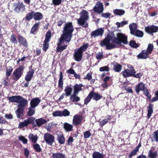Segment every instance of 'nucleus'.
Returning a JSON list of instances; mask_svg holds the SVG:
<instances>
[{
	"label": "nucleus",
	"mask_w": 158,
	"mask_h": 158,
	"mask_svg": "<svg viewBox=\"0 0 158 158\" xmlns=\"http://www.w3.org/2000/svg\"><path fill=\"white\" fill-rule=\"evenodd\" d=\"M130 46L132 48H137L139 46V45L137 44L134 40H131L129 42Z\"/></svg>",
	"instance_id": "44"
},
{
	"label": "nucleus",
	"mask_w": 158,
	"mask_h": 158,
	"mask_svg": "<svg viewBox=\"0 0 158 158\" xmlns=\"http://www.w3.org/2000/svg\"><path fill=\"white\" fill-rule=\"evenodd\" d=\"M49 42L44 41L43 43V49L44 51L46 52L49 47Z\"/></svg>",
	"instance_id": "48"
},
{
	"label": "nucleus",
	"mask_w": 158,
	"mask_h": 158,
	"mask_svg": "<svg viewBox=\"0 0 158 158\" xmlns=\"http://www.w3.org/2000/svg\"><path fill=\"white\" fill-rule=\"evenodd\" d=\"M110 15L111 14L109 13H103L101 14V16L105 19L110 18Z\"/></svg>",
	"instance_id": "60"
},
{
	"label": "nucleus",
	"mask_w": 158,
	"mask_h": 158,
	"mask_svg": "<svg viewBox=\"0 0 158 158\" xmlns=\"http://www.w3.org/2000/svg\"><path fill=\"white\" fill-rule=\"evenodd\" d=\"M77 94H73L70 96V99L73 102H77L79 101L80 100V98L77 96Z\"/></svg>",
	"instance_id": "37"
},
{
	"label": "nucleus",
	"mask_w": 158,
	"mask_h": 158,
	"mask_svg": "<svg viewBox=\"0 0 158 158\" xmlns=\"http://www.w3.org/2000/svg\"><path fill=\"white\" fill-rule=\"evenodd\" d=\"M106 118H105L100 122V126L101 127H102L106 124L112 118V116L111 115H107L106 117Z\"/></svg>",
	"instance_id": "22"
},
{
	"label": "nucleus",
	"mask_w": 158,
	"mask_h": 158,
	"mask_svg": "<svg viewBox=\"0 0 158 158\" xmlns=\"http://www.w3.org/2000/svg\"><path fill=\"white\" fill-rule=\"evenodd\" d=\"M63 75L62 72H60V78L58 81V87L61 89L63 88Z\"/></svg>",
	"instance_id": "32"
},
{
	"label": "nucleus",
	"mask_w": 158,
	"mask_h": 158,
	"mask_svg": "<svg viewBox=\"0 0 158 158\" xmlns=\"http://www.w3.org/2000/svg\"><path fill=\"white\" fill-rule=\"evenodd\" d=\"M128 23L127 21H123L121 23L119 22H117L116 23V24L117 26V27L119 28L121 27H123L125 25L127 24Z\"/></svg>",
	"instance_id": "46"
},
{
	"label": "nucleus",
	"mask_w": 158,
	"mask_h": 158,
	"mask_svg": "<svg viewBox=\"0 0 158 158\" xmlns=\"http://www.w3.org/2000/svg\"><path fill=\"white\" fill-rule=\"evenodd\" d=\"M32 147L35 152H40L42 151V149L40 145L38 143L32 144Z\"/></svg>",
	"instance_id": "38"
},
{
	"label": "nucleus",
	"mask_w": 158,
	"mask_h": 158,
	"mask_svg": "<svg viewBox=\"0 0 158 158\" xmlns=\"http://www.w3.org/2000/svg\"><path fill=\"white\" fill-rule=\"evenodd\" d=\"M7 123L8 122L3 117L0 115V123L4 124Z\"/></svg>",
	"instance_id": "61"
},
{
	"label": "nucleus",
	"mask_w": 158,
	"mask_h": 158,
	"mask_svg": "<svg viewBox=\"0 0 158 158\" xmlns=\"http://www.w3.org/2000/svg\"><path fill=\"white\" fill-rule=\"evenodd\" d=\"M30 140H31L32 143H35L38 139V137L37 135H34L30 134L28 136Z\"/></svg>",
	"instance_id": "41"
},
{
	"label": "nucleus",
	"mask_w": 158,
	"mask_h": 158,
	"mask_svg": "<svg viewBox=\"0 0 158 158\" xmlns=\"http://www.w3.org/2000/svg\"><path fill=\"white\" fill-rule=\"evenodd\" d=\"M155 149L154 147H152L151 149L148 152V157L150 158H156L157 153L156 151L153 152V151Z\"/></svg>",
	"instance_id": "26"
},
{
	"label": "nucleus",
	"mask_w": 158,
	"mask_h": 158,
	"mask_svg": "<svg viewBox=\"0 0 158 158\" xmlns=\"http://www.w3.org/2000/svg\"><path fill=\"white\" fill-rule=\"evenodd\" d=\"M91 133L89 131H87L84 133V136L85 139H88L91 136Z\"/></svg>",
	"instance_id": "52"
},
{
	"label": "nucleus",
	"mask_w": 158,
	"mask_h": 158,
	"mask_svg": "<svg viewBox=\"0 0 158 158\" xmlns=\"http://www.w3.org/2000/svg\"><path fill=\"white\" fill-rule=\"evenodd\" d=\"M61 111H56L52 113V115L53 116L55 117L56 116H62L61 115Z\"/></svg>",
	"instance_id": "56"
},
{
	"label": "nucleus",
	"mask_w": 158,
	"mask_h": 158,
	"mask_svg": "<svg viewBox=\"0 0 158 158\" xmlns=\"http://www.w3.org/2000/svg\"><path fill=\"white\" fill-rule=\"evenodd\" d=\"M52 37L51 31L50 30L48 31L45 35V39L44 41L49 42Z\"/></svg>",
	"instance_id": "42"
},
{
	"label": "nucleus",
	"mask_w": 158,
	"mask_h": 158,
	"mask_svg": "<svg viewBox=\"0 0 158 158\" xmlns=\"http://www.w3.org/2000/svg\"><path fill=\"white\" fill-rule=\"evenodd\" d=\"M153 137L156 142L158 141V130L154 131L153 134Z\"/></svg>",
	"instance_id": "57"
},
{
	"label": "nucleus",
	"mask_w": 158,
	"mask_h": 158,
	"mask_svg": "<svg viewBox=\"0 0 158 158\" xmlns=\"http://www.w3.org/2000/svg\"><path fill=\"white\" fill-rule=\"evenodd\" d=\"M28 126L27 121L25 120L23 122H20L19 124V127L20 128H23L25 127H27Z\"/></svg>",
	"instance_id": "51"
},
{
	"label": "nucleus",
	"mask_w": 158,
	"mask_h": 158,
	"mask_svg": "<svg viewBox=\"0 0 158 158\" xmlns=\"http://www.w3.org/2000/svg\"><path fill=\"white\" fill-rule=\"evenodd\" d=\"M113 67L114 70L118 73L120 72L122 69V65L117 62H114Z\"/></svg>",
	"instance_id": "29"
},
{
	"label": "nucleus",
	"mask_w": 158,
	"mask_h": 158,
	"mask_svg": "<svg viewBox=\"0 0 158 158\" xmlns=\"http://www.w3.org/2000/svg\"><path fill=\"white\" fill-rule=\"evenodd\" d=\"M10 40V42L12 44H17L18 41L16 39V36L15 34H13L11 35Z\"/></svg>",
	"instance_id": "43"
},
{
	"label": "nucleus",
	"mask_w": 158,
	"mask_h": 158,
	"mask_svg": "<svg viewBox=\"0 0 158 158\" xmlns=\"http://www.w3.org/2000/svg\"><path fill=\"white\" fill-rule=\"evenodd\" d=\"M149 54L146 50H143L137 56L138 59H146L149 57Z\"/></svg>",
	"instance_id": "17"
},
{
	"label": "nucleus",
	"mask_w": 158,
	"mask_h": 158,
	"mask_svg": "<svg viewBox=\"0 0 158 158\" xmlns=\"http://www.w3.org/2000/svg\"><path fill=\"white\" fill-rule=\"evenodd\" d=\"M61 115L62 116H66L69 115V111L67 109H64L63 110L61 111Z\"/></svg>",
	"instance_id": "59"
},
{
	"label": "nucleus",
	"mask_w": 158,
	"mask_h": 158,
	"mask_svg": "<svg viewBox=\"0 0 158 158\" xmlns=\"http://www.w3.org/2000/svg\"><path fill=\"white\" fill-rule=\"evenodd\" d=\"M35 108L30 106L28 108V111L27 113V115L31 117L35 114Z\"/></svg>",
	"instance_id": "39"
},
{
	"label": "nucleus",
	"mask_w": 158,
	"mask_h": 158,
	"mask_svg": "<svg viewBox=\"0 0 158 158\" xmlns=\"http://www.w3.org/2000/svg\"><path fill=\"white\" fill-rule=\"evenodd\" d=\"M143 94L147 97V100L150 101L151 102V95L149 92L148 89L146 88L145 90L143 91Z\"/></svg>",
	"instance_id": "35"
},
{
	"label": "nucleus",
	"mask_w": 158,
	"mask_h": 158,
	"mask_svg": "<svg viewBox=\"0 0 158 158\" xmlns=\"http://www.w3.org/2000/svg\"><path fill=\"white\" fill-rule=\"evenodd\" d=\"M61 2V0H52V3L55 5H58L60 4Z\"/></svg>",
	"instance_id": "64"
},
{
	"label": "nucleus",
	"mask_w": 158,
	"mask_h": 158,
	"mask_svg": "<svg viewBox=\"0 0 158 158\" xmlns=\"http://www.w3.org/2000/svg\"><path fill=\"white\" fill-rule=\"evenodd\" d=\"M128 43L127 37L124 34L118 33L116 37L108 35L106 37L101 41L100 45L102 47L106 46L107 50H110L120 47L122 43L126 45Z\"/></svg>",
	"instance_id": "1"
},
{
	"label": "nucleus",
	"mask_w": 158,
	"mask_h": 158,
	"mask_svg": "<svg viewBox=\"0 0 158 158\" xmlns=\"http://www.w3.org/2000/svg\"><path fill=\"white\" fill-rule=\"evenodd\" d=\"M57 139L59 143L61 144H64L65 142V140L63 134L60 132L59 134L57 133Z\"/></svg>",
	"instance_id": "25"
},
{
	"label": "nucleus",
	"mask_w": 158,
	"mask_h": 158,
	"mask_svg": "<svg viewBox=\"0 0 158 158\" xmlns=\"http://www.w3.org/2000/svg\"><path fill=\"white\" fill-rule=\"evenodd\" d=\"M93 158H104L103 155L99 152H94L92 154Z\"/></svg>",
	"instance_id": "40"
},
{
	"label": "nucleus",
	"mask_w": 158,
	"mask_h": 158,
	"mask_svg": "<svg viewBox=\"0 0 158 158\" xmlns=\"http://www.w3.org/2000/svg\"><path fill=\"white\" fill-rule=\"evenodd\" d=\"M44 139L47 144L51 146L54 142L55 138L52 135L47 133L44 135Z\"/></svg>",
	"instance_id": "9"
},
{
	"label": "nucleus",
	"mask_w": 158,
	"mask_h": 158,
	"mask_svg": "<svg viewBox=\"0 0 158 158\" xmlns=\"http://www.w3.org/2000/svg\"><path fill=\"white\" fill-rule=\"evenodd\" d=\"M65 155L62 153H53L50 158H64Z\"/></svg>",
	"instance_id": "34"
},
{
	"label": "nucleus",
	"mask_w": 158,
	"mask_h": 158,
	"mask_svg": "<svg viewBox=\"0 0 158 158\" xmlns=\"http://www.w3.org/2000/svg\"><path fill=\"white\" fill-rule=\"evenodd\" d=\"M90 93L93 99L96 101L99 100L103 97V96L100 95L98 93H96L93 91H91Z\"/></svg>",
	"instance_id": "20"
},
{
	"label": "nucleus",
	"mask_w": 158,
	"mask_h": 158,
	"mask_svg": "<svg viewBox=\"0 0 158 158\" xmlns=\"http://www.w3.org/2000/svg\"><path fill=\"white\" fill-rule=\"evenodd\" d=\"M33 19L35 21L40 20L43 18V14L40 12H35L34 11Z\"/></svg>",
	"instance_id": "23"
},
{
	"label": "nucleus",
	"mask_w": 158,
	"mask_h": 158,
	"mask_svg": "<svg viewBox=\"0 0 158 158\" xmlns=\"http://www.w3.org/2000/svg\"><path fill=\"white\" fill-rule=\"evenodd\" d=\"M69 22L65 23L63 31V34L61 35L57 44L56 48L57 52H61L66 49L69 42Z\"/></svg>",
	"instance_id": "2"
},
{
	"label": "nucleus",
	"mask_w": 158,
	"mask_h": 158,
	"mask_svg": "<svg viewBox=\"0 0 158 158\" xmlns=\"http://www.w3.org/2000/svg\"><path fill=\"white\" fill-rule=\"evenodd\" d=\"M47 122V120L43 118L37 119L35 120V122L36 123V124L35 123V127L37 126L40 127L46 123Z\"/></svg>",
	"instance_id": "19"
},
{
	"label": "nucleus",
	"mask_w": 158,
	"mask_h": 158,
	"mask_svg": "<svg viewBox=\"0 0 158 158\" xmlns=\"http://www.w3.org/2000/svg\"><path fill=\"white\" fill-rule=\"evenodd\" d=\"M146 88H147L145 87V85L143 82H140L136 85L135 89L136 93L139 94L140 91H143Z\"/></svg>",
	"instance_id": "13"
},
{
	"label": "nucleus",
	"mask_w": 158,
	"mask_h": 158,
	"mask_svg": "<svg viewBox=\"0 0 158 158\" xmlns=\"http://www.w3.org/2000/svg\"><path fill=\"white\" fill-rule=\"evenodd\" d=\"M26 120L28 125L29 124H31L32 125L33 127H35V118L34 117H32L28 118L27 119H26Z\"/></svg>",
	"instance_id": "30"
},
{
	"label": "nucleus",
	"mask_w": 158,
	"mask_h": 158,
	"mask_svg": "<svg viewBox=\"0 0 158 158\" xmlns=\"http://www.w3.org/2000/svg\"><path fill=\"white\" fill-rule=\"evenodd\" d=\"M104 32V30L102 28H98L93 31L91 34V37H95L97 36L102 35Z\"/></svg>",
	"instance_id": "14"
},
{
	"label": "nucleus",
	"mask_w": 158,
	"mask_h": 158,
	"mask_svg": "<svg viewBox=\"0 0 158 158\" xmlns=\"http://www.w3.org/2000/svg\"><path fill=\"white\" fill-rule=\"evenodd\" d=\"M80 18L77 19L78 24L83 27L87 28L88 26V23L86 22L89 19L88 13L85 10H83L80 13Z\"/></svg>",
	"instance_id": "3"
},
{
	"label": "nucleus",
	"mask_w": 158,
	"mask_h": 158,
	"mask_svg": "<svg viewBox=\"0 0 158 158\" xmlns=\"http://www.w3.org/2000/svg\"><path fill=\"white\" fill-rule=\"evenodd\" d=\"M83 118V117L82 115L78 114L75 115L73 119L74 124L76 126H77L81 124Z\"/></svg>",
	"instance_id": "12"
},
{
	"label": "nucleus",
	"mask_w": 158,
	"mask_h": 158,
	"mask_svg": "<svg viewBox=\"0 0 158 158\" xmlns=\"http://www.w3.org/2000/svg\"><path fill=\"white\" fill-rule=\"evenodd\" d=\"M17 39L19 43L21 45H22L26 48L28 47V42L27 40L23 37L20 35H19L17 36Z\"/></svg>",
	"instance_id": "15"
},
{
	"label": "nucleus",
	"mask_w": 158,
	"mask_h": 158,
	"mask_svg": "<svg viewBox=\"0 0 158 158\" xmlns=\"http://www.w3.org/2000/svg\"><path fill=\"white\" fill-rule=\"evenodd\" d=\"M13 70V68L11 66H9L6 68L5 74L7 77L11 75Z\"/></svg>",
	"instance_id": "36"
},
{
	"label": "nucleus",
	"mask_w": 158,
	"mask_h": 158,
	"mask_svg": "<svg viewBox=\"0 0 158 158\" xmlns=\"http://www.w3.org/2000/svg\"><path fill=\"white\" fill-rule=\"evenodd\" d=\"M40 101L41 100L38 98H33L30 102V106L35 108L39 105Z\"/></svg>",
	"instance_id": "18"
},
{
	"label": "nucleus",
	"mask_w": 158,
	"mask_h": 158,
	"mask_svg": "<svg viewBox=\"0 0 158 158\" xmlns=\"http://www.w3.org/2000/svg\"><path fill=\"white\" fill-rule=\"evenodd\" d=\"M24 102H22L21 104L18 105V108L15 111L17 118H19L21 116L23 115V113L24 112V107H25L27 104L28 101L26 102L24 100Z\"/></svg>",
	"instance_id": "6"
},
{
	"label": "nucleus",
	"mask_w": 158,
	"mask_h": 158,
	"mask_svg": "<svg viewBox=\"0 0 158 158\" xmlns=\"http://www.w3.org/2000/svg\"><path fill=\"white\" fill-rule=\"evenodd\" d=\"M9 102H16L19 103L21 104L22 102H24V100L27 102V100L23 98L22 96L19 95L8 97L7 98Z\"/></svg>",
	"instance_id": "8"
},
{
	"label": "nucleus",
	"mask_w": 158,
	"mask_h": 158,
	"mask_svg": "<svg viewBox=\"0 0 158 158\" xmlns=\"http://www.w3.org/2000/svg\"><path fill=\"white\" fill-rule=\"evenodd\" d=\"M143 31L139 30H137L135 32V35L139 37H141L143 36Z\"/></svg>",
	"instance_id": "54"
},
{
	"label": "nucleus",
	"mask_w": 158,
	"mask_h": 158,
	"mask_svg": "<svg viewBox=\"0 0 158 158\" xmlns=\"http://www.w3.org/2000/svg\"><path fill=\"white\" fill-rule=\"evenodd\" d=\"M19 139L22 141L23 143L24 144H27L28 142L27 139L25 138L24 136H19Z\"/></svg>",
	"instance_id": "50"
},
{
	"label": "nucleus",
	"mask_w": 158,
	"mask_h": 158,
	"mask_svg": "<svg viewBox=\"0 0 158 158\" xmlns=\"http://www.w3.org/2000/svg\"><path fill=\"white\" fill-rule=\"evenodd\" d=\"M24 69V67L23 65L19 66L13 72L11 76L12 79L15 81L18 80L23 75Z\"/></svg>",
	"instance_id": "5"
},
{
	"label": "nucleus",
	"mask_w": 158,
	"mask_h": 158,
	"mask_svg": "<svg viewBox=\"0 0 158 158\" xmlns=\"http://www.w3.org/2000/svg\"><path fill=\"white\" fill-rule=\"evenodd\" d=\"M145 31L148 33L152 34L158 31V27L153 25L148 26L145 28Z\"/></svg>",
	"instance_id": "11"
},
{
	"label": "nucleus",
	"mask_w": 158,
	"mask_h": 158,
	"mask_svg": "<svg viewBox=\"0 0 158 158\" xmlns=\"http://www.w3.org/2000/svg\"><path fill=\"white\" fill-rule=\"evenodd\" d=\"M34 11L31 10L30 12L27 13L23 19V20H25L26 22H29L33 19Z\"/></svg>",
	"instance_id": "21"
},
{
	"label": "nucleus",
	"mask_w": 158,
	"mask_h": 158,
	"mask_svg": "<svg viewBox=\"0 0 158 158\" xmlns=\"http://www.w3.org/2000/svg\"><path fill=\"white\" fill-rule=\"evenodd\" d=\"M154 46L152 44H149L148 45L147 50H146L147 52L150 54L152 53V52Z\"/></svg>",
	"instance_id": "45"
},
{
	"label": "nucleus",
	"mask_w": 158,
	"mask_h": 158,
	"mask_svg": "<svg viewBox=\"0 0 158 158\" xmlns=\"http://www.w3.org/2000/svg\"><path fill=\"white\" fill-rule=\"evenodd\" d=\"M138 152L135 149H134L128 155V157L129 158H131L132 156L136 155Z\"/></svg>",
	"instance_id": "53"
},
{
	"label": "nucleus",
	"mask_w": 158,
	"mask_h": 158,
	"mask_svg": "<svg viewBox=\"0 0 158 158\" xmlns=\"http://www.w3.org/2000/svg\"><path fill=\"white\" fill-rule=\"evenodd\" d=\"M153 105L152 103H150L149 106L147 107L148 113L147 115L148 119L150 118L153 112Z\"/></svg>",
	"instance_id": "27"
},
{
	"label": "nucleus",
	"mask_w": 158,
	"mask_h": 158,
	"mask_svg": "<svg viewBox=\"0 0 158 158\" xmlns=\"http://www.w3.org/2000/svg\"><path fill=\"white\" fill-rule=\"evenodd\" d=\"M155 97H153L151 100V102H153L158 100V90L156 91L155 93Z\"/></svg>",
	"instance_id": "55"
},
{
	"label": "nucleus",
	"mask_w": 158,
	"mask_h": 158,
	"mask_svg": "<svg viewBox=\"0 0 158 158\" xmlns=\"http://www.w3.org/2000/svg\"><path fill=\"white\" fill-rule=\"evenodd\" d=\"M39 23H35L31 28L30 32V34H35V32L39 29Z\"/></svg>",
	"instance_id": "31"
},
{
	"label": "nucleus",
	"mask_w": 158,
	"mask_h": 158,
	"mask_svg": "<svg viewBox=\"0 0 158 158\" xmlns=\"http://www.w3.org/2000/svg\"><path fill=\"white\" fill-rule=\"evenodd\" d=\"M114 13L116 15L121 16L124 15L125 11L122 9H115L113 10Z\"/></svg>",
	"instance_id": "33"
},
{
	"label": "nucleus",
	"mask_w": 158,
	"mask_h": 158,
	"mask_svg": "<svg viewBox=\"0 0 158 158\" xmlns=\"http://www.w3.org/2000/svg\"><path fill=\"white\" fill-rule=\"evenodd\" d=\"M21 8L23 9V11H25V5L22 2L21 3L19 2L16 4V6L15 8V10L17 13H19L20 12Z\"/></svg>",
	"instance_id": "24"
},
{
	"label": "nucleus",
	"mask_w": 158,
	"mask_h": 158,
	"mask_svg": "<svg viewBox=\"0 0 158 158\" xmlns=\"http://www.w3.org/2000/svg\"><path fill=\"white\" fill-rule=\"evenodd\" d=\"M35 70L34 69H31L27 73L25 77V79L27 81H30L33 77V74Z\"/></svg>",
	"instance_id": "16"
},
{
	"label": "nucleus",
	"mask_w": 158,
	"mask_h": 158,
	"mask_svg": "<svg viewBox=\"0 0 158 158\" xmlns=\"http://www.w3.org/2000/svg\"><path fill=\"white\" fill-rule=\"evenodd\" d=\"M83 86L81 84L79 85L76 84L74 86V92L75 94H78L79 92L82 90L81 88Z\"/></svg>",
	"instance_id": "28"
},
{
	"label": "nucleus",
	"mask_w": 158,
	"mask_h": 158,
	"mask_svg": "<svg viewBox=\"0 0 158 158\" xmlns=\"http://www.w3.org/2000/svg\"><path fill=\"white\" fill-rule=\"evenodd\" d=\"M127 67L129 69H125L121 73L123 76L124 77H132L133 72L134 71V67L132 65L128 64Z\"/></svg>",
	"instance_id": "7"
},
{
	"label": "nucleus",
	"mask_w": 158,
	"mask_h": 158,
	"mask_svg": "<svg viewBox=\"0 0 158 158\" xmlns=\"http://www.w3.org/2000/svg\"><path fill=\"white\" fill-rule=\"evenodd\" d=\"M104 9L102 3L100 1H98L93 10L94 12L100 14L103 12Z\"/></svg>",
	"instance_id": "10"
},
{
	"label": "nucleus",
	"mask_w": 158,
	"mask_h": 158,
	"mask_svg": "<svg viewBox=\"0 0 158 158\" xmlns=\"http://www.w3.org/2000/svg\"><path fill=\"white\" fill-rule=\"evenodd\" d=\"M129 27L131 31V33L132 35H135V32L136 31V27H134V29H133L131 25H129Z\"/></svg>",
	"instance_id": "62"
},
{
	"label": "nucleus",
	"mask_w": 158,
	"mask_h": 158,
	"mask_svg": "<svg viewBox=\"0 0 158 158\" xmlns=\"http://www.w3.org/2000/svg\"><path fill=\"white\" fill-rule=\"evenodd\" d=\"M24 154L27 158H28L29 156L30 152L27 148H25L24 149Z\"/></svg>",
	"instance_id": "63"
},
{
	"label": "nucleus",
	"mask_w": 158,
	"mask_h": 158,
	"mask_svg": "<svg viewBox=\"0 0 158 158\" xmlns=\"http://www.w3.org/2000/svg\"><path fill=\"white\" fill-rule=\"evenodd\" d=\"M92 98V97L90 92L88 96L84 99V104L87 105L90 101Z\"/></svg>",
	"instance_id": "47"
},
{
	"label": "nucleus",
	"mask_w": 158,
	"mask_h": 158,
	"mask_svg": "<svg viewBox=\"0 0 158 158\" xmlns=\"http://www.w3.org/2000/svg\"><path fill=\"white\" fill-rule=\"evenodd\" d=\"M89 46V44L86 43L81 46L77 50L75 51L74 56L76 61H80L81 60L83 52L86 50Z\"/></svg>",
	"instance_id": "4"
},
{
	"label": "nucleus",
	"mask_w": 158,
	"mask_h": 158,
	"mask_svg": "<svg viewBox=\"0 0 158 158\" xmlns=\"http://www.w3.org/2000/svg\"><path fill=\"white\" fill-rule=\"evenodd\" d=\"M134 71L133 72V74L132 77L136 78H138L140 79L142 77V74L141 73H138L136 74V71L134 69Z\"/></svg>",
	"instance_id": "49"
},
{
	"label": "nucleus",
	"mask_w": 158,
	"mask_h": 158,
	"mask_svg": "<svg viewBox=\"0 0 158 158\" xmlns=\"http://www.w3.org/2000/svg\"><path fill=\"white\" fill-rule=\"evenodd\" d=\"M99 71L101 72H108L109 71V68L107 66L102 67L99 68Z\"/></svg>",
	"instance_id": "58"
}]
</instances>
